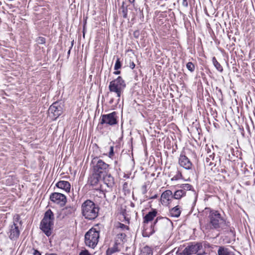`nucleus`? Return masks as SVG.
<instances>
[{
  "instance_id": "20",
  "label": "nucleus",
  "mask_w": 255,
  "mask_h": 255,
  "mask_svg": "<svg viewBox=\"0 0 255 255\" xmlns=\"http://www.w3.org/2000/svg\"><path fill=\"white\" fill-rule=\"evenodd\" d=\"M157 222V219H156L155 221L154 222V225H151L149 229H144L142 233L143 236L144 237H149L155 232L154 225L156 224Z\"/></svg>"
},
{
  "instance_id": "10",
  "label": "nucleus",
  "mask_w": 255,
  "mask_h": 255,
  "mask_svg": "<svg viewBox=\"0 0 255 255\" xmlns=\"http://www.w3.org/2000/svg\"><path fill=\"white\" fill-rule=\"evenodd\" d=\"M179 165L187 170H189L192 168V163L190 159L184 154H180L178 160Z\"/></svg>"
},
{
  "instance_id": "38",
  "label": "nucleus",
  "mask_w": 255,
  "mask_h": 255,
  "mask_svg": "<svg viewBox=\"0 0 255 255\" xmlns=\"http://www.w3.org/2000/svg\"><path fill=\"white\" fill-rule=\"evenodd\" d=\"M157 197V195L156 194L154 195L153 196H152L149 198V199H155Z\"/></svg>"
},
{
  "instance_id": "37",
  "label": "nucleus",
  "mask_w": 255,
  "mask_h": 255,
  "mask_svg": "<svg viewBox=\"0 0 255 255\" xmlns=\"http://www.w3.org/2000/svg\"><path fill=\"white\" fill-rule=\"evenodd\" d=\"M182 5L186 7L188 6V2L187 0H183Z\"/></svg>"
},
{
  "instance_id": "39",
  "label": "nucleus",
  "mask_w": 255,
  "mask_h": 255,
  "mask_svg": "<svg viewBox=\"0 0 255 255\" xmlns=\"http://www.w3.org/2000/svg\"><path fill=\"white\" fill-rule=\"evenodd\" d=\"M113 147H111V151H110V156H111V155H112L113 154Z\"/></svg>"
},
{
  "instance_id": "15",
  "label": "nucleus",
  "mask_w": 255,
  "mask_h": 255,
  "mask_svg": "<svg viewBox=\"0 0 255 255\" xmlns=\"http://www.w3.org/2000/svg\"><path fill=\"white\" fill-rule=\"evenodd\" d=\"M101 178V175H99L97 173H94L88 179L89 183L93 186H96Z\"/></svg>"
},
{
  "instance_id": "18",
  "label": "nucleus",
  "mask_w": 255,
  "mask_h": 255,
  "mask_svg": "<svg viewBox=\"0 0 255 255\" xmlns=\"http://www.w3.org/2000/svg\"><path fill=\"white\" fill-rule=\"evenodd\" d=\"M156 215L157 211L155 210H154L151 212H149L143 218V223L147 224L148 222H151L153 220L154 217H156Z\"/></svg>"
},
{
  "instance_id": "42",
  "label": "nucleus",
  "mask_w": 255,
  "mask_h": 255,
  "mask_svg": "<svg viewBox=\"0 0 255 255\" xmlns=\"http://www.w3.org/2000/svg\"><path fill=\"white\" fill-rule=\"evenodd\" d=\"M145 250H146L147 251H148L149 252V254L151 252V250H150V249L148 247H146V248H144V249Z\"/></svg>"
},
{
  "instance_id": "4",
  "label": "nucleus",
  "mask_w": 255,
  "mask_h": 255,
  "mask_svg": "<svg viewBox=\"0 0 255 255\" xmlns=\"http://www.w3.org/2000/svg\"><path fill=\"white\" fill-rule=\"evenodd\" d=\"M53 221V213L51 210L49 209L45 212L40 223V229L47 236H49L51 234Z\"/></svg>"
},
{
  "instance_id": "32",
  "label": "nucleus",
  "mask_w": 255,
  "mask_h": 255,
  "mask_svg": "<svg viewBox=\"0 0 255 255\" xmlns=\"http://www.w3.org/2000/svg\"><path fill=\"white\" fill-rule=\"evenodd\" d=\"M142 192L143 194H145L147 192L146 185H144L142 186Z\"/></svg>"
},
{
  "instance_id": "45",
  "label": "nucleus",
  "mask_w": 255,
  "mask_h": 255,
  "mask_svg": "<svg viewBox=\"0 0 255 255\" xmlns=\"http://www.w3.org/2000/svg\"><path fill=\"white\" fill-rule=\"evenodd\" d=\"M205 246H207V247H209V245L208 244H207L205 243Z\"/></svg>"
},
{
  "instance_id": "31",
  "label": "nucleus",
  "mask_w": 255,
  "mask_h": 255,
  "mask_svg": "<svg viewBox=\"0 0 255 255\" xmlns=\"http://www.w3.org/2000/svg\"><path fill=\"white\" fill-rule=\"evenodd\" d=\"M36 41L38 44H42L45 43V39L43 37H39L37 38Z\"/></svg>"
},
{
  "instance_id": "29",
  "label": "nucleus",
  "mask_w": 255,
  "mask_h": 255,
  "mask_svg": "<svg viewBox=\"0 0 255 255\" xmlns=\"http://www.w3.org/2000/svg\"><path fill=\"white\" fill-rule=\"evenodd\" d=\"M117 228H119V229H121L123 231H125V230H128V226L122 224V223H118V225H117Z\"/></svg>"
},
{
  "instance_id": "7",
  "label": "nucleus",
  "mask_w": 255,
  "mask_h": 255,
  "mask_svg": "<svg viewBox=\"0 0 255 255\" xmlns=\"http://www.w3.org/2000/svg\"><path fill=\"white\" fill-rule=\"evenodd\" d=\"M100 124L102 125L107 124L111 126L117 124L116 114L113 112L109 114L102 116Z\"/></svg>"
},
{
  "instance_id": "24",
  "label": "nucleus",
  "mask_w": 255,
  "mask_h": 255,
  "mask_svg": "<svg viewBox=\"0 0 255 255\" xmlns=\"http://www.w3.org/2000/svg\"><path fill=\"white\" fill-rule=\"evenodd\" d=\"M185 193H184L183 190H181L180 189H179L174 192L173 194V198L178 200L185 196Z\"/></svg>"
},
{
  "instance_id": "21",
  "label": "nucleus",
  "mask_w": 255,
  "mask_h": 255,
  "mask_svg": "<svg viewBox=\"0 0 255 255\" xmlns=\"http://www.w3.org/2000/svg\"><path fill=\"white\" fill-rule=\"evenodd\" d=\"M181 211L178 206H176L170 210L169 213L171 217L178 218L180 215Z\"/></svg>"
},
{
  "instance_id": "3",
  "label": "nucleus",
  "mask_w": 255,
  "mask_h": 255,
  "mask_svg": "<svg viewBox=\"0 0 255 255\" xmlns=\"http://www.w3.org/2000/svg\"><path fill=\"white\" fill-rule=\"evenodd\" d=\"M126 87V84L125 80L122 77L119 76L110 83L109 89L110 92L116 94L119 102Z\"/></svg>"
},
{
  "instance_id": "22",
  "label": "nucleus",
  "mask_w": 255,
  "mask_h": 255,
  "mask_svg": "<svg viewBox=\"0 0 255 255\" xmlns=\"http://www.w3.org/2000/svg\"><path fill=\"white\" fill-rule=\"evenodd\" d=\"M177 187L181 190H183L185 193V195L187 191L193 190V189L192 186L188 183L178 185Z\"/></svg>"
},
{
  "instance_id": "14",
  "label": "nucleus",
  "mask_w": 255,
  "mask_h": 255,
  "mask_svg": "<svg viewBox=\"0 0 255 255\" xmlns=\"http://www.w3.org/2000/svg\"><path fill=\"white\" fill-rule=\"evenodd\" d=\"M173 198V194L170 190H167L163 192L161 196V201L162 204H168Z\"/></svg>"
},
{
  "instance_id": "26",
  "label": "nucleus",
  "mask_w": 255,
  "mask_h": 255,
  "mask_svg": "<svg viewBox=\"0 0 255 255\" xmlns=\"http://www.w3.org/2000/svg\"><path fill=\"white\" fill-rule=\"evenodd\" d=\"M126 235L125 234V233H119L117 235V243L118 244H120V243H118V242L120 241V242H124V240H125L126 239Z\"/></svg>"
},
{
  "instance_id": "30",
  "label": "nucleus",
  "mask_w": 255,
  "mask_h": 255,
  "mask_svg": "<svg viewBox=\"0 0 255 255\" xmlns=\"http://www.w3.org/2000/svg\"><path fill=\"white\" fill-rule=\"evenodd\" d=\"M121 66H122V65H121V63L120 61V59L117 58L116 63H115V66H114V69L115 70H117L120 69L121 68Z\"/></svg>"
},
{
  "instance_id": "9",
  "label": "nucleus",
  "mask_w": 255,
  "mask_h": 255,
  "mask_svg": "<svg viewBox=\"0 0 255 255\" xmlns=\"http://www.w3.org/2000/svg\"><path fill=\"white\" fill-rule=\"evenodd\" d=\"M8 237L10 240H16L20 234L19 227L15 222L9 226V231L8 232Z\"/></svg>"
},
{
  "instance_id": "2",
  "label": "nucleus",
  "mask_w": 255,
  "mask_h": 255,
  "mask_svg": "<svg viewBox=\"0 0 255 255\" xmlns=\"http://www.w3.org/2000/svg\"><path fill=\"white\" fill-rule=\"evenodd\" d=\"M81 212L85 219L92 220L98 216L99 208L93 201L87 200L82 204Z\"/></svg>"
},
{
  "instance_id": "34",
  "label": "nucleus",
  "mask_w": 255,
  "mask_h": 255,
  "mask_svg": "<svg viewBox=\"0 0 255 255\" xmlns=\"http://www.w3.org/2000/svg\"><path fill=\"white\" fill-rule=\"evenodd\" d=\"M129 67L132 69H133L135 67V64L133 61H129Z\"/></svg>"
},
{
  "instance_id": "16",
  "label": "nucleus",
  "mask_w": 255,
  "mask_h": 255,
  "mask_svg": "<svg viewBox=\"0 0 255 255\" xmlns=\"http://www.w3.org/2000/svg\"><path fill=\"white\" fill-rule=\"evenodd\" d=\"M56 186L60 189H61L66 192H69L70 190L71 185L69 182L66 181H60L58 182Z\"/></svg>"
},
{
  "instance_id": "1",
  "label": "nucleus",
  "mask_w": 255,
  "mask_h": 255,
  "mask_svg": "<svg viewBox=\"0 0 255 255\" xmlns=\"http://www.w3.org/2000/svg\"><path fill=\"white\" fill-rule=\"evenodd\" d=\"M208 219L209 222L205 226L206 230H216L219 231L227 229L229 226V223L226 222L224 218L217 211H211L208 216Z\"/></svg>"
},
{
  "instance_id": "23",
  "label": "nucleus",
  "mask_w": 255,
  "mask_h": 255,
  "mask_svg": "<svg viewBox=\"0 0 255 255\" xmlns=\"http://www.w3.org/2000/svg\"><path fill=\"white\" fill-rule=\"evenodd\" d=\"M118 244V243L116 242L113 247L109 248L106 251V255H112L115 253L119 252L120 250L119 249Z\"/></svg>"
},
{
  "instance_id": "35",
  "label": "nucleus",
  "mask_w": 255,
  "mask_h": 255,
  "mask_svg": "<svg viewBox=\"0 0 255 255\" xmlns=\"http://www.w3.org/2000/svg\"><path fill=\"white\" fill-rule=\"evenodd\" d=\"M123 17L124 18H126L127 17V9H124L123 10Z\"/></svg>"
},
{
  "instance_id": "41",
  "label": "nucleus",
  "mask_w": 255,
  "mask_h": 255,
  "mask_svg": "<svg viewBox=\"0 0 255 255\" xmlns=\"http://www.w3.org/2000/svg\"><path fill=\"white\" fill-rule=\"evenodd\" d=\"M34 255H41V254H40V252H39L38 251H35L34 253Z\"/></svg>"
},
{
  "instance_id": "11",
  "label": "nucleus",
  "mask_w": 255,
  "mask_h": 255,
  "mask_svg": "<svg viewBox=\"0 0 255 255\" xmlns=\"http://www.w3.org/2000/svg\"><path fill=\"white\" fill-rule=\"evenodd\" d=\"M109 165L108 164L106 163L103 160L99 159L94 166V173H97L99 175H101V174L106 171Z\"/></svg>"
},
{
  "instance_id": "25",
  "label": "nucleus",
  "mask_w": 255,
  "mask_h": 255,
  "mask_svg": "<svg viewBox=\"0 0 255 255\" xmlns=\"http://www.w3.org/2000/svg\"><path fill=\"white\" fill-rule=\"evenodd\" d=\"M212 61H213V64H214V66L216 67L217 70H218L220 72H222L223 70V68H222V66L217 61V60H216V58L215 57H214L212 58Z\"/></svg>"
},
{
  "instance_id": "44",
  "label": "nucleus",
  "mask_w": 255,
  "mask_h": 255,
  "mask_svg": "<svg viewBox=\"0 0 255 255\" xmlns=\"http://www.w3.org/2000/svg\"><path fill=\"white\" fill-rule=\"evenodd\" d=\"M198 255H208L207 254L204 253L203 254H198Z\"/></svg>"
},
{
  "instance_id": "33",
  "label": "nucleus",
  "mask_w": 255,
  "mask_h": 255,
  "mask_svg": "<svg viewBox=\"0 0 255 255\" xmlns=\"http://www.w3.org/2000/svg\"><path fill=\"white\" fill-rule=\"evenodd\" d=\"M79 255H90L89 253L87 251L85 250V251H82L80 253Z\"/></svg>"
},
{
  "instance_id": "13",
  "label": "nucleus",
  "mask_w": 255,
  "mask_h": 255,
  "mask_svg": "<svg viewBox=\"0 0 255 255\" xmlns=\"http://www.w3.org/2000/svg\"><path fill=\"white\" fill-rule=\"evenodd\" d=\"M76 209V205H68L62 209L61 214L63 218L72 216L75 214Z\"/></svg>"
},
{
  "instance_id": "5",
  "label": "nucleus",
  "mask_w": 255,
  "mask_h": 255,
  "mask_svg": "<svg viewBox=\"0 0 255 255\" xmlns=\"http://www.w3.org/2000/svg\"><path fill=\"white\" fill-rule=\"evenodd\" d=\"M99 239V232L92 228L85 235V243L86 246L94 249L97 245Z\"/></svg>"
},
{
  "instance_id": "19",
  "label": "nucleus",
  "mask_w": 255,
  "mask_h": 255,
  "mask_svg": "<svg viewBox=\"0 0 255 255\" xmlns=\"http://www.w3.org/2000/svg\"><path fill=\"white\" fill-rule=\"evenodd\" d=\"M218 254V255H235L234 252L224 247H219Z\"/></svg>"
},
{
  "instance_id": "8",
  "label": "nucleus",
  "mask_w": 255,
  "mask_h": 255,
  "mask_svg": "<svg viewBox=\"0 0 255 255\" xmlns=\"http://www.w3.org/2000/svg\"><path fill=\"white\" fill-rule=\"evenodd\" d=\"M202 248V246L200 243L191 245L184 249L182 254L183 255H191L196 254Z\"/></svg>"
},
{
  "instance_id": "17",
  "label": "nucleus",
  "mask_w": 255,
  "mask_h": 255,
  "mask_svg": "<svg viewBox=\"0 0 255 255\" xmlns=\"http://www.w3.org/2000/svg\"><path fill=\"white\" fill-rule=\"evenodd\" d=\"M103 181L108 187H112L114 184V178L111 174H106L103 177Z\"/></svg>"
},
{
  "instance_id": "12",
  "label": "nucleus",
  "mask_w": 255,
  "mask_h": 255,
  "mask_svg": "<svg viewBox=\"0 0 255 255\" xmlns=\"http://www.w3.org/2000/svg\"><path fill=\"white\" fill-rule=\"evenodd\" d=\"M49 112L53 114L55 118L58 117L62 113V108L58 103H53L49 108Z\"/></svg>"
},
{
  "instance_id": "27",
  "label": "nucleus",
  "mask_w": 255,
  "mask_h": 255,
  "mask_svg": "<svg viewBox=\"0 0 255 255\" xmlns=\"http://www.w3.org/2000/svg\"><path fill=\"white\" fill-rule=\"evenodd\" d=\"M183 177L181 172L177 171L176 174L171 179V181L178 180Z\"/></svg>"
},
{
  "instance_id": "36",
  "label": "nucleus",
  "mask_w": 255,
  "mask_h": 255,
  "mask_svg": "<svg viewBox=\"0 0 255 255\" xmlns=\"http://www.w3.org/2000/svg\"><path fill=\"white\" fill-rule=\"evenodd\" d=\"M211 158H212V159H213L214 158V156H213V155H209V157H207L206 158V162H210V160L211 159Z\"/></svg>"
},
{
  "instance_id": "43",
  "label": "nucleus",
  "mask_w": 255,
  "mask_h": 255,
  "mask_svg": "<svg viewBox=\"0 0 255 255\" xmlns=\"http://www.w3.org/2000/svg\"><path fill=\"white\" fill-rule=\"evenodd\" d=\"M130 2V3H133L134 1V0H128Z\"/></svg>"
},
{
  "instance_id": "46",
  "label": "nucleus",
  "mask_w": 255,
  "mask_h": 255,
  "mask_svg": "<svg viewBox=\"0 0 255 255\" xmlns=\"http://www.w3.org/2000/svg\"><path fill=\"white\" fill-rule=\"evenodd\" d=\"M113 102V99H111L110 103H112Z\"/></svg>"
},
{
  "instance_id": "28",
  "label": "nucleus",
  "mask_w": 255,
  "mask_h": 255,
  "mask_svg": "<svg viewBox=\"0 0 255 255\" xmlns=\"http://www.w3.org/2000/svg\"><path fill=\"white\" fill-rule=\"evenodd\" d=\"M186 67L191 72L194 71L195 66L192 62H188L186 64Z\"/></svg>"
},
{
  "instance_id": "6",
  "label": "nucleus",
  "mask_w": 255,
  "mask_h": 255,
  "mask_svg": "<svg viewBox=\"0 0 255 255\" xmlns=\"http://www.w3.org/2000/svg\"><path fill=\"white\" fill-rule=\"evenodd\" d=\"M50 200L61 207L64 206L67 202V198L62 193L54 192L50 196Z\"/></svg>"
},
{
  "instance_id": "40",
  "label": "nucleus",
  "mask_w": 255,
  "mask_h": 255,
  "mask_svg": "<svg viewBox=\"0 0 255 255\" xmlns=\"http://www.w3.org/2000/svg\"><path fill=\"white\" fill-rule=\"evenodd\" d=\"M120 73H121V71H118V70L114 72V74H115V75H119Z\"/></svg>"
}]
</instances>
